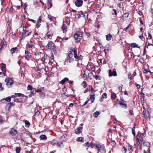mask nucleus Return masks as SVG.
Wrapping results in <instances>:
<instances>
[{"label":"nucleus","mask_w":153,"mask_h":153,"mask_svg":"<svg viewBox=\"0 0 153 153\" xmlns=\"http://www.w3.org/2000/svg\"><path fill=\"white\" fill-rule=\"evenodd\" d=\"M75 39L79 42L82 37V33L80 31H76L74 36Z\"/></svg>","instance_id":"obj_1"},{"label":"nucleus","mask_w":153,"mask_h":153,"mask_svg":"<svg viewBox=\"0 0 153 153\" xmlns=\"http://www.w3.org/2000/svg\"><path fill=\"white\" fill-rule=\"evenodd\" d=\"M46 48L53 51H56V47L54 44L52 42H49L46 47Z\"/></svg>","instance_id":"obj_2"},{"label":"nucleus","mask_w":153,"mask_h":153,"mask_svg":"<svg viewBox=\"0 0 153 153\" xmlns=\"http://www.w3.org/2000/svg\"><path fill=\"white\" fill-rule=\"evenodd\" d=\"M73 54L71 51H69L68 54L67 61H65V62H69L70 63L73 61Z\"/></svg>","instance_id":"obj_3"},{"label":"nucleus","mask_w":153,"mask_h":153,"mask_svg":"<svg viewBox=\"0 0 153 153\" xmlns=\"http://www.w3.org/2000/svg\"><path fill=\"white\" fill-rule=\"evenodd\" d=\"M108 76L109 77L112 76H117V73L116 70L115 68H114L113 69V71H112V70L111 69H109L108 70Z\"/></svg>","instance_id":"obj_4"},{"label":"nucleus","mask_w":153,"mask_h":153,"mask_svg":"<svg viewBox=\"0 0 153 153\" xmlns=\"http://www.w3.org/2000/svg\"><path fill=\"white\" fill-rule=\"evenodd\" d=\"M140 133L139 132V134H140ZM143 133H140V135H138L137 137V143H138L139 142H140V141L141 140V141L142 142H143Z\"/></svg>","instance_id":"obj_5"},{"label":"nucleus","mask_w":153,"mask_h":153,"mask_svg":"<svg viewBox=\"0 0 153 153\" xmlns=\"http://www.w3.org/2000/svg\"><path fill=\"white\" fill-rule=\"evenodd\" d=\"M17 133V131L15 129L12 128L9 131V134L12 136L15 135Z\"/></svg>","instance_id":"obj_6"},{"label":"nucleus","mask_w":153,"mask_h":153,"mask_svg":"<svg viewBox=\"0 0 153 153\" xmlns=\"http://www.w3.org/2000/svg\"><path fill=\"white\" fill-rule=\"evenodd\" d=\"M83 1L82 0H76L75 1V5L77 7H80L82 6Z\"/></svg>","instance_id":"obj_7"},{"label":"nucleus","mask_w":153,"mask_h":153,"mask_svg":"<svg viewBox=\"0 0 153 153\" xmlns=\"http://www.w3.org/2000/svg\"><path fill=\"white\" fill-rule=\"evenodd\" d=\"M27 27H25L24 26H23V32L22 33V35L24 36L25 35L26 33H28L30 32V31H32L31 30H27Z\"/></svg>","instance_id":"obj_8"},{"label":"nucleus","mask_w":153,"mask_h":153,"mask_svg":"<svg viewBox=\"0 0 153 153\" xmlns=\"http://www.w3.org/2000/svg\"><path fill=\"white\" fill-rule=\"evenodd\" d=\"M82 128L83 127L82 126L77 127L75 130V133L76 134H80L82 131Z\"/></svg>","instance_id":"obj_9"},{"label":"nucleus","mask_w":153,"mask_h":153,"mask_svg":"<svg viewBox=\"0 0 153 153\" xmlns=\"http://www.w3.org/2000/svg\"><path fill=\"white\" fill-rule=\"evenodd\" d=\"M96 146L99 151L100 150H103L105 149L104 146H102L99 144H97L96 145Z\"/></svg>","instance_id":"obj_10"},{"label":"nucleus","mask_w":153,"mask_h":153,"mask_svg":"<svg viewBox=\"0 0 153 153\" xmlns=\"http://www.w3.org/2000/svg\"><path fill=\"white\" fill-rule=\"evenodd\" d=\"M143 89V88H141V93L140 94L139 96V97L140 98V99L141 100V101L142 102V103H143V93L142 91V90ZM142 105H143V104H142Z\"/></svg>","instance_id":"obj_11"},{"label":"nucleus","mask_w":153,"mask_h":153,"mask_svg":"<svg viewBox=\"0 0 153 153\" xmlns=\"http://www.w3.org/2000/svg\"><path fill=\"white\" fill-rule=\"evenodd\" d=\"M1 43L2 45L1 48H3L4 47H6V42L3 38L1 39Z\"/></svg>","instance_id":"obj_12"},{"label":"nucleus","mask_w":153,"mask_h":153,"mask_svg":"<svg viewBox=\"0 0 153 153\" xmlns=\"http://www.w3.org/2000/svg\"><path fill=\"white\" fill-rule=\"evenodd\" d=\"M129 15V13H126L124 14L123 16V19L124 20H126L127 19Z\"/></svg>","instance_id":"obj_13"},{"label":"nucleus","mask_w":153,"mask_h":153,"mask_svg":"<svg viewBox=\"0 0 153 153\" xmlns=\"http://www.w3.org/2000/svg\"><path fill=\"white\" fill-rule=\"evenodd\" d=\"M92 146V143L88 142H87L83 144V146L87 147H89L90 146Z\"/></svg>","instance_id":"obj_14"},{"label":"nucleus","mask_w":153,"mask_h":153,"mask_svg":"<svg viewBox=\"0 0 153 153\" xmlns=\"http://www.w3.org/2000/svg\"><path fill=\"white\" fill-rule=\"evenodd\" d=\"M119 104L121 105L122 108H126L127 107V105L126 104L123 103L122 102H119Z\"/></svg>","instance_id":"obj_15"},{"label":"nucleus","mask_w":153,"mask_h":153,"mask_svg":"<svg viewBox=\"0 0 153 153\" xmlns=\"http://www.w3.org/2000/svg\"><path fill=\"white\" fill-rule=\"evenodd\" d=\"M106 40L107 41H110L111 40V38L112 37V36L111 34H109L108 35H106Z\"/></svg>","instance_id":"obj_16"},{"label":"nucleus","mask_w":153,"mask_h":153,"mask_svg":"<svg viewBox=\"0 0 153 153\" xmlns=\"http://www.w3.org/2000/svg\"><path fill=\"white\" fill-rule=\"evenodd\" d=\"M10 78H7L5 79V81L6 82V85L7 87H9L10 85H9V83L10 81Z\"/></svg>","instance_id":"obj_17"},{"label":"nucleus","mask_w":153,"mask_h":153,"mask_svg":"<svg viewBox=\"0 0 153 153\" xmlns=\"http://www.w3.org/2000/svg\"><path fill=\"white\" fill-rule=\"evenodd\" d=\"M66 28L67 27L66 25H63L62 26V30H63V32L64 33L66 32Z\"/></svg>","instance_id":"obj_18"},{"label":"nucleus","mask_w":153,"mask_h":153,"mask_svg":"<svg viewBox=\"0 0 153 153\" xmlns=\"http://www.w3.org/2000/svg\"><path fill=\"white\" fill-rule=\"evenodd\" d=\"M40 138L41 140H45L47 139V137L45 135H42L40 136Z\"/></svg>","instance_id":"obj_19"},{"label":"nucleus","mask_w":153,"mask_h":153,"mask_svg":"<svg viewBox=\"0 0 153 153\" xmlns=\"http://www.w3.org/2000/svg\"><path fill=\"white\" fill-rule=\"evenodd\" d=\"M10 51L11 53L13 54L16 51H17V48L16 47L12 48Z\"/></svg>","instance_id":"obj_20"},{"label":"nucleus","mask_w":153,"mask_h":153,"mask_svg":"<svg viewBox=\"0 0 153 153\" xmlns=\"http://www.w3.org/2000/svg\"><path fill=\"white\" fill-rule=\"evenodd\" d=\"M25 126L26 127L28 128L30 125V123L28 121L25 120Z\"/></svg>","instance_id":"obj_21"},{"label":"nucleus","mask_w":153,"mask_h":153,"mask_svg":"<svg viewBox=\"0 0 153 153\" xmlns=\"http://www.w3.org/2000/svg\"><path fill=\"white\" fill-rule=\"evenodd\" d=\"M131 46H132L133 48H140V47H138V45L135 43H132L130 44Z\"/></svg>","instance_id":"obj_22"},{"label":"nucleus","mask_w":153,"mask_h":153,"mask_svg":"<svg viewBox=\"0 0 153 153\" xmlns=\"http://www.w3.org/2000/svg\"><path fill=\"white\" fill-rule=\"evenodd\" d=\"M94 96H95V95L94 94H92V95H91L90 96V99L92 100L91 101V102H93L94 101V99H95V97H94Z\"/></svg>","instance_id":"obj_23"},{"label":"nucleus","mask_w":153,"mask_h":153,"mask_svg":"<svg viewBox=\"0 0 153 153\" xmlns=\"http://www.w3.org/2000/svg\"><path fill=\"white\" fill-rule=\"evenodd\" d=\"M15 95L16 96V97H21V96H23V97H26V98H27L28 97L27 96H25L23 94H22L21 93H15Z\"/></svg>","instance_id":"obj_24"},{"label":"nucleus","mask_w":153,"mask_h":153,"mask_svg":"<svg viewBox=\"0 0 153 153\" xmlns=\"http://www.w3.org/2000/svg\"><path fill=\"white\" fill-rule=\"evenodd\" d=\"M83 17H84L85 20H87L88 19V14L87 13L85 12Z\"/></svg>","instance_id":"obj_25"},{"label":"nucleus","mask_w":153,"mask_h":153,"mask_svg":"<svg viewBox=\"0 0 153 153\" xmlns=\"http://www.w3.org/2000/svg\"><path fill=\"white\" fill-rule=\"evenodd\" d=\"M5 100L7 102H10L11 100V98L10 97H6V98L4 99H3L1 100V101H2L3 100Z\"/></svg>","instance_id":"obj_26"},{"label":"nucleus","mask_w":153,"mask_h":153,"mask_svg":"<svg viewBox=\"0 0 153 153\" xmlns=\"http://www.w3.org/2000/svg\"><path fill=\"white\" fill-rule=\"evenodd\" d=\"M100 113L98 111H97L95 113H94L93 114V116L95 117H97L99 115Z\"/></svg>","instance_id":"obj_27"},{"label":"nucleus","mask_w":153,"mask_h":153,"mask_svg":"<svg viewBox=\"0 0 153 153\" xmlns=\"http://www.w3.org/2000/svg\"><path fill=\"white\" fill-rule=\"evenodd\" d=\"M21 148L20 147H17L16 149V153H19Z\"/></svg>","instance_id":"obj_28"},{"label":"nucleus","mask_w":153,"mask_h":153,"mask_svg":"<svg viewBox=\"0 0 153 153\" xmlns=\"http://www.w3.org/2000/svg\"><path fill=\"white\" fill-rule=\"evenodd\" d=\"M70 51L71 52L72 51L74 53V54H76V53H77L76 51L74 48H70Z\"/></svg>","instance_id":"obj_29"},{"label":"nucleus","mask_w":153,"mask_h":153,"mask_svg":"<svg viewBox=\"0 0 153 153\" xmlns=\"http://www.w3.org/2000/svg\"><path fill=\"white\" fill-rule=\"evenodd\" d=\"M33 88H32V87L30 85H29L27 87V89L29 90H32Z\"/></svg>","instance_id":"obj_30"},{"label":"nucleus","mask_w":153,"mask_h":153,"mask_svg":"<svg viewBox=\"0 0 153 153\" xmlns=\"http://www.w3.org/2000/svg\"><path fill=\"white\" fill-rule=\"evenodd\" d=\"M112 15H117V12H116V10L114 9H113V10L111 12Z\"/></svg>","instance_id":"obj_31"},{"label":"nucleus","mask_w":153,"mask_h":153,"mask_svg":"<svg viewBox=\"0 0 153 153\" xmlns=\"http://www.w3.org/2000/svg\"><path fill=\"white\" fill-rule=\"evenodd\" d=\"M80 17H81L80 14H76L75 15V18L77 19H78Z\"/></svg>","instance_id":"obj_32"},{"label":"nucleus","mask_w":153,"mask_h":153,"mask_svg":"<svg viewBox=\"0 0 153 153\" xmlns=\"http://www.w3.org/2000/svg\"><path fill=\"white\" fill-rule=\"evenodd\" d=\"M17 102H23V100H22V99L21 98H17Z\"/></svg>","instance_id":"obj_33"},{"label":"nucleus","mask_w":153,"mask_h":153,"mask_svg":"<svg viewBox=\"0 0 153 153\" xmlns=\"http://www.w3.org/2000/svg\"><path fill=\"white\" fill-rule=\"evenodd\" d=\"M140 142H139L138 143H138V149H141L142 148V146L141 145L140 143Z\"/></svg>","instance_id":"obj_34"},{"label":"nucleus","mask_w":153,"mask_h":153,"mask_svg":"<svg viewBox=\"0 0 153 153\" xmlns=\"http://www.w3.org/2000/svg\"><path fill=\"white\" fill-rule=\"evenodd\" d=\"M102 98H106L107 97V95L106 93H104L103 94L102 96Z\"/></svg>","instance_id":"obj_35"},{"label":"nucleus","mask_w":153,"mask_h":153,"mask_svg":"<svg viewBox=\"0 0 153 153\" xmlns=\"http://www.w3.org/2000/svg\"><path fill=\"white\" fill-rule=\"evenodd\" d=\"M57 145L59 147H61V145L62 144V142H58L56 143Z\"/></svg>","instance_id":"obj_36"},{"label":"nucleus","mask_w":153,"mask_h":153,"mask_svg":"<svg viewBox=\"0 0 153 153\" xmlns=\"http://www.w3.org/2000/svg\"><path fill=\"white\" fill-rule=\"evenodd\" d=\"M83 140V138L82 137H78L77 139V141H82Z\"/></svg>","instance_id":"obj_37"},{"label":"nucleus","mask_w":153,"mask_h":153,"mask_svg":"<svg viewBox=\"0 0 153 153\" xmlns=\"http://www.w3.org/2000/svg\"><path fill=\"white\" fill-rule=\"evenodd\" d=\"M47 35L48 37V38L50 39H51L52 36L51 35H50L48 33H47Z\"/></svg>","instance_id":"obj_38"},{"label":"nucleus","mask_w":153,"mask_h":153,"mask_svg":"<svg viewBox=\"0 0 153 153\" xmlns=\"http://www.w3.org/2000/svg\"><path fill=\"white\" fill-rule=\"evenodd\" d=\"M27 45H28V47L30 48H32L33 47H34V46L32 44L30 45V44H27Z\"/></svg>","instance_id":"obj_39"},{"label":"nucleus","mask_w":153,"mask_h":153,"mask_svg":"<svg viewBox=\"0 0 153 153\" xmlns=\"http://www.w3.org/2000/svg\"><path fill=\"white\" fill-rule=\"evenodd\" d=\"M82 84H83V87L84 88H85L87 86V84L86 82L85 81H83L82 82Z\"/></svg>","instance_id":"obj_40"},{"label":"nucleus","mask_w":153,"mask_h":153,"mask_svg":"<svg viewBox=\"0 0 153 153\" xmlns=\"http://www.w3.org/2000/svg\"><path fill=\"white\" fill-rule=\"evenodd\" d=\"M30 32H29L28 33L27 35H25L24 36V37H27V36H29L31 34V32H32V31H29Z\"/></svg>","instance_id":"obj_41"},{"label":"nucleus","mask_w":153,"mask_h":153,"mask_svg":"<svg viewBox=\"0 0 153 153\" xmlns=\"http://www.w3.org/2000/svg\"><path fill=\"white\" fill-rule=\"evenodd\" d=\"M6 107H8V110H9L10 109L11 107V105L10 104V103H8L6 104Z\"/></svg>","instance_id":"obj_42"},{"label":"nucleus","mask_w":153,"mask_h":153,"mask_svg":"<svg viewBox=\"0 0 153 153\" xmlns=\"http://www.w3.org/2000/svg\"><path fill=\"white\" fill-rule=\"evenodd\" d=\"M131 73H129L128 74V79H130V80L131 79Z\"/></svg>","instance_id":"obj_43"},{"label":"nucleus","mask_w":153,"mask_h":153,"mask_svg":"<svg viewBox=\"0 0 153 153\" xmlns=\"http://www.w3.org/2000/svg\"><path fill=\"white\" fill-rule=\"evenodd\" d=\"M56 141L55 140H53L51 143L52 145L54 146L56 144Z\"/></svg>","instance_id":"obj_44"},{"label":"nucleus","mask_w":153,"mask_h":153,"mask_svg":"<svg viewBox=\"0 0 153 153\" xmlns=\"http://www.w3.org/2000/svg\"><path fill=\"white\" fill-rule=\"evenodd\" d=\"M32 91H31V93L33 94H35L36 93V91L35 90V89L34 88H33V90Z\"/></svg>","instance_id":"obj_45"},{"label":"nucleus","mask_w":153,"mask_h":153,"mask_svg":"<svg viewBox=\"0 0 153 153\" xmlns=\"http://www.w3.org/2000/svg\"><path fill=\"white\" fill-rule=\"evenodd\" d=\"M116 97V95L115 93H113L111 95V97L112 98H115Z\"/></svg>","instance_id":"obj_46"},{"label":"nucleus","mask_w":153,"mask_h":153,"mask_svg":"<svg viewBox=\"0 0 153 153\" xmlns=\"http://www.w3.org/2000/svg\"><path fill=\"white\" fill-rule=\"evenodd\" d=\"M41 24L39 23V22H37L36 24V27L37 28H39V27L40 26Z\"/></svg>","instance_id":"obj_47"},{"label":"nucleus","mask_w":153,"mask_h":153,"mask_svg":"<svg viewBox=\"0 0 153 153\" xmlns=\"http://www.w3.org/2000/svg\"><path fill=\"white\" fill-rule=\"evenodd\" d=\"M5 68L3 66H1V70L2 71H5Z\"/></svg>","instance_id":"obj_48"},{"label":"nucleus","mask_w":153,"mask_h":153,"mask_svg":"<svg viewBox=\"0 0 153 153\" xmlns=\"http://www.w3.org/2000/svg\"><path fill=\"white\" fill-rule=\"evenodd\" d=\"M132 146L131 145L128 146V150L129 151H130V150H131V151H132Z\"/></svg>","instance_id":"obj_49"},{"label":"nucleus","mask_w":153,"mask_h":153,"mask_svg":"<svg viewBox=\"0 0 153 153\" xmlns=\"http://www.w3.org/2000/svg\"><path fill=\"white\" fill-rule=\"evenodd\" d=\"M79 13H80L79 14L81 15V17H83V16H84V13L82 11H80L79 12Z\"/></svg>","instance_id":"obj_50"},{"label":"nucleus","mask_w":153,"mask_h":153,"mask_svg":"<svg viewBox=\"0 0 153 153\" xmlns=\"http://www.w3.org/2000/svg\"><path fill=\"white\" fill-rule=\"evenodd\" d=\"M132 133L134 136L136 135L135 131L134 129H132Z\"/></svg>","instance_id":"obj_51"},{"label":"nucleus","mask_w":153,"mask_h":153,"mask_svg":"<svg viewBox=\"0 0 153 153\" xmlns=\"http://www.w3.org/2000/svg\"><path fill=\"white\" fill-rule=\"evenodd\" d=\"M74 57L75 58L78 60V56L77 55V53H76V54H74Z\"/></svg>","instance_id":"obj_52"},{"label":"nucleus","mask_w":153,"mask_h":153,"mask_svg":"<svg viewBox=\"0 0 153 153\" xmlns=\"http://www.w3.org/2000/svg\"><path fill=\"white\" fill-rule=\"evenodd\" d=\"M152 36L150 34H149L148 35V37L147 38V39H152Z\"/></svg>","instance_id":"obj_53"},{"label":"nucleus","mask_w":153,"mask_h":153,"mask_svg":"<svg viewBox=\"0 0 153 153\" xmlns=\"http://www.w3.org/2000/svg\"><path fill=\"white\" fill-rule=\"evenodd\" d=\"M65 82V81H64V80L63 79L61 81H60L59 82V83L62 84V85H63Z\"/></svg>","instance_id":"obj_54"},{"label":"nucleus","mask_w":153,"mask_h":153,"mask_svg":"<svg viewBox=\"0 0 153 153\" xmlns=\"http://www.w3.org/2000/svg\"><path fill=\"white\" fill-rule=\"evenodd\" d=\"M89 101V100H87L86 101H85L84 103L82 105V106H83L84 105H86L88 102V101Z\"/></svg>","instance_id":"obj_55"},{"label":"nucleus","mask_w":153,"mask_h":153,"mask_svg":"<svg viewBox=\"0 0 153 153\" xmlns=\"http://www.w3.org/2000/svg\"><path fill=\"white\" fill-rule=\"evenodd\" d=\"M40 114V112L39 111H37L35 113V115L38 116Z\"/></svg>","instance_id":"obj_56"},{"label":"nucleus","mask_w":153,"mask_h":153,"mask_svg":"<svg viewBox=\"0 0 153 153\" xmlns=\"http://www.w3.org/2000/svg\"><path fill=\"white\" fill-rule=\"evenodd\" d=\"M139 62L141 63L143 62V58L140 59L139 60Z\"/></svg>","instance_id":"obj_57"},{"label":"nucleus","mask_w":153,"mask_h":153,"mask_svg":"<svg viewBox=\"0 0 153 153\" xmlns=\"http://www.w3.org/2000/svg\"><path fill=\"white\" fill-rule=\"evenodd\" d=\"M27 56L29 57H31L32 56V54L31 53H28V54H27Z\"/></svg>","instance_id":"obj_58"},{"label":"nucleus","mask_w":153,"mask_h":153,"mask_svg":"<svg viewBox=\"0 0 153 153\" xmlns=\"http://www.w3.org/2000/svg\"><path fill=\"white\" fill-rule=\"evenodd\" d=\"M10 104L11 105V107L15 105V103L14 102L10 103Z\"/></svg>","instance_id":"obj_59"},{"label":"nucleus","mask_w":153,"mask_h":153,"mask_svg":"<svg viewBox=\"0 0 153 153\" xmlns=\"http://www.w3.org/2000/svg\"><path fill=\"white\" fill-rule=\"evenodd\" d=\"M99 76L97 75H95V78L96 79H99L100 80V78L99 79Z\"/></svg>","instance_id":"obj_60"},{"label":"nucleus","mask_w":153,"mask_h":153,"mask_svg":"<svg viewBox=\"0 0 153 153\" xmlns=\"http://www.w3.org/2000/svg\"><path fill=\"white\" fill-rule=\"evenodd\" d=\"M82 59V57L81 55H80L79 56H78V60H81Z\"/></svg>","instance_id":"obj_61"},{"label":"nucleus","mask_w":153,"mask_h":153,"mask_svg":"<svg viewBox=\"0 0 153 153\" xmlns=\"http://www.w3.org/2000/svg\"><path fill=\"white\" fill-rule=\"evenodd\" d=\"M13 8L11 7L10 8V13H12L13 11Z\"/></svg>","instance_id":"obj_62"},{"label":"nucleus","mask_w":153,"mask_h":153,"mask_svg":"<svg viewBox=\"0 0 153 153\" xmlns=\"http://www.w3.org/2000/svg\"><path fill=\"white\" fill-rule=\"evenodd\" d=\"M41 21V18L40 16H39V17L38 18L37 22H39Z\"/></svg>","instance_id":"obj_63"},{"label":"nucleus","mask_w":153,"mask_h":153,"mask_svg":"<svg viewBox=\"0 0 153 153\" xmlns=\"http://www.w3.org/2000/svg\"><path fill=\"white\" fill-rule=\"evenodd\" d=\"M63 80H64V81H65V82L68 81L69 80L66 77L65 78L63 79Z\"/></svg>","instance_id":"obj_64"}]
</instances>
